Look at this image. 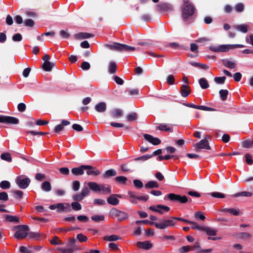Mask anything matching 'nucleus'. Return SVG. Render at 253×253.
Returning <instances> with one entry per match:
<instances>
[{"instance_id": "obj_1", "label": "nucleus", "mask_w": 253, "mask_h": 253, "mask_svg": "<svg viewBox=\"0 0 253 253\" xmlns=\"http://www.w3.org/2000/svg\"><path fill=\"white\" fill-rule=\"evenodd\" d=\"M181 16L183 21L187 24L193 22L196 16V8L189 0H183L180 6Z\"/></svg>"}, {"instance_id": "obj_2", "label": "nucleus", "mask_w": 253, "mask_h": 253, "mask_svg": "<svg viewBox=\"0 0 253 253\" xmlns=\"http://www.w3.org/2000/svg\"><path fill=\"white\" fill-rule=\"evenodd\" d=\"M105 47L112 50L118 51L119 52L126 51L130 52L135 50H139V47L135 48L126 44L118 42H114L113 44H106Z\"/></svg>"}, {"instance_id": "obj_3", "label": "nucleus", "mask_w": 253, "mask_h": 253, "mask_svg": "<svg viewBox=\"0 0 253 253\" xmlns=\"http://www.w3.org/2000/svg\"><path fill=\"white\" fill-rule=\"evenodd\" d=\"M244 45L243 44H222L219 46L211 45L210 49L213 52H227L230 49H234L236 48H243Z\"/></svg>"}, {"instance_id": "obj_4", "label": "nucleus", "mask_w": 253, "mask_h": 253, "mask_svg": "<svg viewBox=\"0 0 253 253\" xmlns=\"http://www.w3.org/2000/svg\"><path fill=\"white\" fill-rule=\"evenodd\" d=\"M18 230L14 234V238L17 239H25L28 235V231L29 230V227L27 225H21L16 226Z\"/></svg>"}, {"instance_id": "obj_5", "label": "nucleus", "mask_w": 253, "mask_h": 253, "mask_svg": "<svg viewBox=\"0 0 253 253\" xmlns=\"http://www.w3.org/2000/svg\"><path fill=\"white\" fill-rule=\"evenodd\" d=\"M168 199L173 202H177L181 204H185L188 202H191L192 200L188 198L186 196H181L174 193H170L167 196Z\"/></svg>"}, {"instance_id": "obj_6", "label": "nucleus", "mask_w": 253, "mask_h": 253, "mask_svg": "<svg viewBox=\"0 0 253 253\" xmlns=\"http://www.w3.org/2000/svg\"><path fill=\"white\" fill-rule=\"evenodd\" d=\"M175 225V221L171 218L169 219H162L159 222H155V227L160 229H165L170 226Z\"/></svg>"}, {"instance_id": "obj_7", "label": "nucleus", "mask_w": 253, "mask_h": 253, "mask_svg": "<svg viewBox=\"0 0 253 253\" xmlns=\"http://www.w3.org/2000/svg\"><path fill=\"white\" fill-rule=\"evenodd\" d=\"M110 213L111 216L117 217L119 221H122L128 218V215L126 213L119 211L115 208L112 209L110 211Z\"/></svg>"}, {"instance_id": "obj_8", "label": "nucleus", "mask_w": 253, "mask_h": 253, "mask_svg": "<svg viewBox=\"0 0 253 253\" xmlns=\"http://www.w3.org/2000/svg\"><path fill=\"white\" fill-rule=\"evenodd\" d=\"M19 122V120L15 117L4 115H0V123L15 125L18 124Z\"/></svg>"}, {"instance_id": "obj_9", "label": "nucleus", "mask_w": 253, "mask_h": 253, "mask_svg": "<svg viewBox=\"0 0 253 253\" xmlns=\"http://www.w3.org/2000/svg\"><path fill=\"white\" fill-rule=\"evenodd\" d=\"M149 209L161 214H163V211L168 212L170 210V208L169 207L162 205H158L156 207L153 206H150Z\"/></svg>"}, {"instance_id": "obj_10", "label": "nucleus", "mask_w": 253, "mask_h": 253, "mask_svg": "<svg viewBox=\"0 0 253 253\" xmlns=\"http://www.w3.org/2000/svg\"><path fill=\"white\" fill-rule=\"evenodd\" d=\"M183 105L186 107L194 109H199L207 111H215L216 110L214 108L207 107L203 105H197L192 103H183Z\"/></svg>"}, {"instance_id": "obj_11", "label": "nucleus", "mask_w": 253, "mask_h": 253, "mask_svg": "<svg viewBox=\"0 0 253 253\" xmlns=\"http://www.w3.org/2000/svg\"><path fill=\"white\" fill-rule=\"evenodd\" d=\"M16 184L22 189H25L30 183V179L29 178L21 179L20 176H18L16 179Z\"/></svg>"}, {"instance_id": "obj_12", "label": "nucleus", "mask_w": 253, "mask_h": 253, "mask_svg": "<svg viewBox=\"0 0 253 253\" xmlns=\"http://www.w3.org/2000/svg\"><path fill=\"white\" fill-rule=\"evenodd\" d=\"M90 165H81L80 167L74 168L72 169V173L75 175H83L84 173V169H90Z\"/></svg>"}, {"instance_id": "obj_13", "label": "nucleus", "mask_w": 253, "mask_h": 253, "mask_svg": "<svg viewBox=\"0 0 253 253\" xmlns=\"http://www.w3.org/2000/svg\"><path fill=\"white\" fill-rule=\"evenodd\" d=\"M143 137L146 140L154 145H159L161 143V140L159 138L155 137L150 134H144Z\"/></svg>"}, {"instance_id": "obj_14", "label": "nucleus", "mask_w": 253, "mask_h": 253, "mask_svg": "<svg viewBox=\"0 0 253 253\" xmlns=\"http://www.w3.org/2000/svg\"><path fill=\"white\" fill-rule=\"evenodd\" d=\"M196 151L199 152L201 149H210V146L207 139H204L196 144Z\"/></svg>"}, {"instance_id": "obj_15", "label": "nucleus", "mask_w": 253, "mask_h": 253, "mask_svg": "<svg viewBox=\"0 0 253 253\" xmlns=\"http://www.w3.org/2000/svg\"><path fill=\"white\" fill-rule=\"evenodd\" d=\"M136 246L143 250H149L152 247V244L149 241L138 242Z\"/></svg>"}, {"instance_id": "obj_16", "label": "nucleus", "mask_w": 253, "mask_h": 253, "mask_svg": "<svg viewBox=\"0 0 253 253\" xmlns=\"http://www.w3.org/2000/svg\"><path fill=\"white\" fill-rule=\"evenodd\" d=\"M157 7L158 10L162 12H167L172 9L171 5L167 3H160L157 5Z\"/></svg>"}, {"instance_id": "obj_17", "label": "nucleus", "mask_w": 253, "mask_h": 253, "mask_svg": "<svg viewBox=\"0 0 253 253\" xmlns=\"http://www.w3.org/2000/svg\"><path fill=\"white\" fill-rule=\"evenodd\" d=\"M221 61L223 65L230 69H232L236 67V64L234 61H230L227 58L222 59Z\"/></svg>"}, {"instance_id": "obj_18", "label": "nucleus", "mask_w": 253, "mask_h": 253, "mask_svg": "<svg viewBox=\"0 0 253 253\" xmlns=\"http://www.w3.org/2000/svg\"><path fill=\"white\" fill-rule=\"evenodd\" d=\"M180 91L182 96L183 97H186L190 93V87L188 85L183 84L180 87Z\"/></svg>"}, {"instance_id": "obj_19", "label": "nucleus", "mask_w": 253, "mask_h": 253, "mask_svg": "<svg viewBox=\"0 0 253 253\" xmlns=\"http://www.w3.org/2000/svg\"><path fill=\"white\" fill-rule=\"evenodd\" d=\"M94 37V35L88 33L80 32L75 35L76 39H84L92 38Z\"/></svg>"}, {"instance_id": "obj_20", "label": "nucleus", "mask_w": 253, "mask_h": 253, "mask_svg": "<svg viewBox=\"0 0 253 253\" xmlns=\"http://www.w3.org/2000/svg\"><path fill=\"white\" fill-rule=\"evenodd\" d=\"M107 108L106 104L104 102H101L97 104L95 106V110L99 113L104 112Z\"/></svg>"}, {"instance_id": "obj_21", "label": "nucleus", "mask_w": 253, "mask_h": 253, "mask_svg": "<svg viewBox=\"0 0 253 253\" xmlns=\"http://www.w3.org/2000/svg\"><path fill=\"white\" fill-rule=\"evenodd\" d=\"M91 168L90 169H86V174L88 175H94L96 176L100 174V171L96 169V168L93 167L91 166H90Z\"/></svg>"}, {"instance_id": "obj_22", "label": "nucleus", "mask_w": 253, "mask_h": 253, "mask_svg": "<svg viewBox=\"0 0 253 253\" xmlns=\"http://www.w3.org/2000/svg\"><path fill=\"white\" fill-rule=\"evenodd\" d=\"M202 231L206 232L209 236H215L216 235L217 230L208 226H203Z\"/></svg>"}, {"instance_id": "obj_23", "label": "nucleus", "mask_w": 253, "mask_h": 253, "mask_svg": "<svg viewBox=\"0 0 253 253\" xmlns=\"http://www.w3.org/2000/svg\"><path fill=\"white\" fill-rule=\"evenodd\" d=\"M220 211L222 212H227L230 213L231 214L234 215H238L240 214V210L239 209H236L234 208H231V209H227L225 208L223 209H221L220 210Z\"/></svg>"}, {"instance_id": "obj_24", "label": "nucleus", "mask_w": 253, "mask_h": 253, "mask_svg": "<svg viewBox=\"0 0 253 253\" xmlns=\"http://www.w3.org/2000/svg\"><path fill=\"white\" fill-rule=\"evenodd\" d=\"M111 115L113 118H119L123 116V111L120 109L116 108L112 111Z\"/></svg>"}, {"instance_id": "obj_25", "label": "nucleus", "mask_w": 253, "mask_h": 253, "mask_svg": "<svg viewBox=\"0 0 253 253\" xmlns=\"http://www.w3.org/2000/svg\"><path fill=\"white\" fill-rule=\"evenodd\" d=\"M54 64L49 61L44 62L42 65V68L43 70L46 72H50L52 70Z\"/></svg>"}, {"instance_id": "obj_26", "label": "nucleus", "mask_w": 253, "mask_h": 253, "mask_svg": "<svg viewBox=\"0 0 253 253\" xmlns=\"http://www.w3.org/2000/svg\"><path fill=\"white\" fill-rule=\"evenodd\" d=\"M107 202L110 205L115 206L119 203V200L116 197L115 194H113L107 198Z\"/></svg>"}, {"instance_id": "obj_27", "label": "nucleus", "mask_w": 253, "mask_h": 253, "mask_svg": "<svg viewBox=\"0 0 253 253\" xmlns=\"http://www.w3.org/2000/svg\"><path fill=\"white\" fill-rule=\"evenodd\" d=\"M128 194L129 195L130 198L132 199H136L138 200H142L144 201H146L148 199V196H136L134 193L132 191H129L128 192Z\"/></svg>"}, {"instance_id": "obj_28", "label": "nucleus", "mask_w": 253, "mask_h": 253, "mask_svg": "<svg viewBox=\"0 0 253 253\" xmlns=\"http://www.w3.org/2000/svg\"><path fill=\"white\" fill-rule=\"evenodd\" d=\"M117 65L115 62H114V61L110 62L109 63L108 68L109 73L111 74H115L117 71Z\"/></svg>"}, {"instance_id": "obj_29", "label": "nucleus", "mask_w": 253, "mask_h": 253, "mask_svg": "<svg viewBox=\"0 0 253 253\" xmlns=\"http://www.w3.org/2000/svg\"><path fill=\"white\" fill-rule=\"evenodd\" d=\"M5 220L8 222L19 223L20 220L18 217L11 215H6L5 216Z\"/></svg>"}, {"instance_id": "obj_30", "label": "nucleus", "mask_w": 253, "mask_h": 253, "mask_svg": "<svg viewBox=\"0 0 253 253\" xmlns=\"http://www.w3.org/2000/svg\"><path fill=\"white\" fill-rule=\"evenodd\" d=\"M189 63L190 65H191L192 66H193L194 67H199V68H200L205 70H208L209 68V66L207 64H202V63H200L199 62H195L191 61V62H190Z\"/></svg>"}, {"instance_id": "obj_31", "label": "nucleus", "mask_w": 253, "mask_h": 253, "mask_svg": "<svg viewBox=\"0 0 253 253\" xmlns=\"http://www.w3.org/2000/svg\"><path fill=\"white\" fill-rule=\"evenodd\" d=\"M117 175L116 171L114 169H110L106 170L103 174L104 178H108L112 176H115Z\"/></svg>"}, {"instance_id": "obj_32", "label": "nucleus", "mask_w": 253, "mask_h": 253, "mask_svg": "<svg viewBox=\"0 0 253 253\" xmlns=\"http://www.w3.org/2000/svg\"><path fill=\"white\" fill-rule=\"evenodd\" d=\"M158 129L162 131L172 132L173 128L170 127L169 126L165 124H161L157 126Z\"/></svg>"}, {"instance_id": "obj_33", "label": "nucleus", "mask_w": 253, "mask_h": 253, "mask_svg": "<svg viewBox=\"0 0 253 253\" xmlns=\"http://www.w3.org/2000/svg\"><path fill=\"white\" fill-rule=\"evenodd\" d=\"M88 186L91 190L95 192L100 191V185L98 184L96 182H89L88 183Z\"/></svg>"}, {"instance_id": "obj_34", "label": "nucleus", "mask_w": 253, "mask_h": 253, "mask_svg": "<svg viewBox=\"0 0 253 253\" xmlns=\"http://www.w3.org/2000/svg\"><path fill=\"white\" fill-rule=\"evenodd\" d=\"M41 188L45 192H49L51 190L50 183L48 181H45L42 184Z\"/></svg>"}, {"instance_id": "obj_35", "label": "nucleus", "mask_w": 253, "mask_h": 253, "mask_svg": "<svg viewBox=\"0 0 253 253\" xmlns=\"http://www.w3.org/2000/svg\"><path fill=\"white\" fill-rule=\"evenodd\" d=\"M234 28L236 30H237L243 33H246L248 31L249 27L247 25L241 24V25H236L234 26Z\"/></svg>"}, {"instance_id": "obj_36", "label": "nucleus", "mask_w": 253, "mask_h": 253, "mask_svg": "<svg viewBox=\"0 0 253 253\" xmlns=\"http://www.w3.org/2000/svg\"><path fill=\"white\" fill-rule=\"evenodd\" d=\"M103 239L107 241H115L121 239V238L116 235H112L110 236H105L103 237Z\"/></svg>"}, {"instance_id": "obj_37", "label": "nucleus", "mask_w": 253, "mask_h": 253, "mask_svg": "<svg viewBox=\"0 0 253 253\" xmlns=\"http://www.w3.org/2000/svg\"><path fill=\"white\" fill-rule=\"evenodd\" d=\"M229 92L227 89H221L219 91L220 97L222 101H225L227 99Z\"/></svg>"}, {"instance_id": "obj_38", "label": "nucleus", "mask_w": 253, "mask_h": 253, "mask_svg": "<svg viewBox=\"0 0 253 253\" xmlns=\"http://www.w3.org/2000/svg\"><path fill=\"white\" fill-rule=\"evenodd\" d=\"M159 186L158 183L155 181H149L145 185V187L148 189H152L154 188H158Z\"/></svg>"}, {"instance_id": "obj_39", "label": "nucleus", "mask_w": 253, "mask_h": 253, "mask_svg": "<svg viewBox=\"0 0 253 253\" xmlns=\"http://www.w3.org/2000/svg\"><path fill=\"white\" fill-rule=\"evenodd\" d=\"M242 146L245 148H250L253 147V141L251 139L245 140L242 142Z\"/></svg>"}, {"instance_id": "obj_40", "label": "nucleus", "mask_w": 253, "mask_h": 253, "mask_svg": "<svg viewBox=\"0 0 253 253\" xmlns=\"http://www.w3.org/2000/svg\"><path fill=\"white\" fill-rule=\"evenodd\" d=\"M199 83L202 89H207L209 87V84L205 78H201L199 81Z\"/></svg>"}, {"instance_id": "obj_41", "label": "nucleus", "mask_w": 253, "mask_h": 253, "mask_svg": "<svg viewBox=\"0 0 253 253\" xmlns=\"http://www.w3.org/2000/svg\"><path fill=\"white\" fill-rule=\"evenodd\" d=\"M137 118V114L135 112L128 114L126 116V120L128 122H132L135 121Z\"/></svg>"}, {"instance_id": "obj_42", "label": "nucleus", "mask_w": 253, "mask_h": 253, "mask_svg": "<svg viewBox=\"0 0 253 253\" xmlns=\"http://www.w3.org/2000/svg\"><path fill=\"white\" fill-rule=\"evenodd\" d=\"M115 180L118 183L125 184L127 180V178L124 176H119L116 177L115 178Z\"/></svg>"}, {"instance_id": "obj_43", "label": "nucleus", "mask_w": 253, "mask_h": 253, "mask_svg": "<svg viewBox=\"0 0 253 253\" xmlns=\"http://www.w3.org/2000/svg\"><path fill=\"white\" fill-rule=\"evenodd\" d=\"M0 187L2 189H7L10 187V183L8 181L3 180L0 183Z\"/></svg>"}, {"instance_id": "obj_44", "label": "nucleus", "mask_w": 253, "mask_h": 253, "mask_svg": "<svg viewBox=\"0 0 253 253\" xmlns=\"http://www.w3.org/2000/svg\"><path fill=\"white\" fill-rule=\"evenodd\" d=\"M238 238H239L240 239L247 240V239H249L251 238L252 237V235L250 233H248L242 232V233H240L238 234Z\"/></svg>"}, {"instance_id": "obj_45", "label": "nucleus", "mask_w": 253, "mask_h": 253, "mask_svg": "<svg viewBox=\"0 0 253 253\" xmlns=\"http://www.w3.org/2000/svg\"><path fill=\"white\" fill-rule=\"evenodd\" d=\"M253 194L251 192H247V191H243L241 192L237 193L234 195V197H240V196H244V197H251L252 196Z\"/></svg>"}, {"instance_id": "obj_46", "label": "nucleus", "mask_w": 253, "mask_h": 253, "mask_svg": "<svg viewBox=\"0 0 253 253\" xmlns=\"http://www.w3.org/2000/svg\"><path fill=\"white\" fill-rule=\"evenodd\" d=\"M239 152H233V153H221L217 154L215 157H230L232 156H235L239 155Z\"/></svg>"}, {"instance_id": "obj_47", "label": "nucleus", "mask_w": 253, "mask_h": 253, "mask_svg": "<svg viewBox=\"0 0 253 253\" xmlns=\"http://www.w3.org/2000/svg\"><path fill=\"white\" fill-rule=\"evenodd\" d=\"M91 219L95 222H99L101 221H103L104 219V216L103 215H93L91 216Z\"/></svg>"}, {"instance_id": "obj_48", "label": "nucleus", "mask_w": 253, "mask_h": 253, "mask_svg": "<svg viewBox=\"0 0 253 253\" xmlns=\"http://www.w3.org/2000/svg\"><path fill=\"white\" fill-rule=\"evenodd\" d=\"M226 78L225 76L215 77L214 81L218 84H223L225 83Z\"/></svg>"}, {"instance_id": "obj_49", "label": "nucleus", "mask_w": 253, "mask_h": 253, "mask_svg": "<svg viewBox=\"0 0 253 253\" xmlns=\"http://www.w3.org/2000/svg\"><path fill=\"white\" fill-rule=\"evenodd\" d=\"M100 191H103L107 194H110L111 192V190L110 186L106 187L104 184L100 185Z\"/></svg>"}, {"instance_id": "obj_50", "label": "nucleus", "mask_w": 253, "mask_h": 253, "mask_svg": "<svg viewBox=\"0 0 253 253\" xmlns=\"http://www.w3.org/2000/svg\"><path fill=\"white\" fill-rule=\"evenodd\" d=\"M29 237L31 239H38L41 234L37 232H30L28 233Z\"/></svg>"}, {"instance_id": "obj_51", "label": "nucleus", "mask_w": 253, "mask_h": 253, "mask_svg": "<svg viewBox=\"0 0 253 253\" xmlns=\"http://www.w3.org/2000/svg\"><path fill=\"white\" fill-rule=\"evenodd\" d=\"M71 206L72 209L75 211H79L82 209L81 205L78 202H73L71 204Z\"/></svg>"}, {"instance_id": "obj_52", "label": "nucleus", "mask_w": 253, "mask_h": 253, "mask_svg": "<svg viewBox=\"0 0 253 253\" xmlns=\"http://www.w3.org/2000/svg\"><path fill=\"white\" fill-rule=\"evenodd\" d=\"M8 200V196L6 192L3 191L0 192V201H7Z\"/></svg>"}, {"instance_id": "obj_53", "label": "nucleus", "mask_w": 253, "mask_h": 253, "mask_svg": "<svg viewBox=\"0 0 253 253\" xmlns=\"http://www.w3.org/2000/svg\"><path fill=\"white\" fill-rule=\"evenodd\" d=\"M133 184L137 188H141L143 186L142 181L138 179H134L133 181Z\"/></svg>"}, {"instance_id": "obj_54", "label": "nucleus", "mask_w": 253, "mask_h": 253, "mask_svg": "<svg viewBox=\"0 0 253 253\" xmlns=\"http://www.w3.org/2000/svg\"><path fill=\"white\" fill-rule=\"evenodd\" d=\"M167 46L170 47L173 49H177L178 48H181L182 46L179 45V44H178L177 43H176V42H170V43H168L167 45Z\"/></svg>"}, {"instance_id": "obj_55", "label": "nucleus", "mask_w": 253, "mask_h": 253, "mask_svg": "<svg viewBox=\"0 0 253 253\" xmlns=\"http://www.w3.org/2000/svg\"><path fill=\"white\" fill-rule=\"evenodd\" d=\"M81 68L84 70H88L90 68V65L88 62L84 61L81 65Z\"/></svg>"}, {"instance_id": "obj_56", "label": "nucleus", "mask_w": 253, "mask_h": 253, "mask_svg": "<svg viewBox=\"0 0 253 253\" xmlns=\"http://www.w3.org/2000/svg\"><path fill=\"white\" fill-rule=\"evenodd\" d=\"M210 195L213 197L217 198H224L225 197L224 194L219 192H212Z\"/></svg>"}, {"instance_id": "obj_57", "label": "nucleus", "mask_w": 253, "mask_h": 253, "mask_svg": "<svg viewBox=\"0 0 253 253\" xmlns=\"http://www.w3.org/2000/svg\"><path fill=\"white\" fill-rule=\"evenodd\" d=\"M12 40L14 42H20L22 40L21 34L17 33L12 36Z\"/></svg>"}, {"instance_id": "obj_58", "label": "nucleus", "mask_w": 253, "mask_h": 253, "mask_svg": "<svg viewBox=\"0 0 253 253\" xmlns=\"http://www.w3.org/2000/svg\"><path fill=\"white\" fill-rule=\"evenodd\" d=\"M15 196V198L17 199H21L23 197V193L22 191L20 190H14L12 192Z\"/></svg>"}, {"instance_id": "obj_59", "label": "nucleus", "mask_w": 253, "mask_h": 253, "mask_svg": "<svg viewBox=\"0 0 253 253\" xmlns=\"http://www.w3.org/2000/svg\"><path fill=\"white\" fill-rule=\"evenodd\" d=\"M244 5L242 3H238L235 6V10L238 12H241L244 10Z\"/></svg>"}, {"instance_id": "obj_60", "label": "nucleus", "mask_w": 253, "mask_h": 253, "mask_svg": "<svg viewBox=\"0 0 253 253\" xmlns=\"http://www.w3.org/2000/svg\"><path fill=\"white\" fill-rule=\"evenodd\" d=\"M77 238L81 242H86L87 240V238L82 233L79 234Z\"/></svg>"}, {"instance_id": "obj_61", "label": "nucleus", "mask_w": 253, "mask_h": 253, "mask_svg": "<svg viewBox=\"0 0 253 253\" xmlns=\"http://www.w3.org/2000/svg\"><path fill=\"white\" fill-rule=\"evenodd\" d=\"M35 25L34 20L31 19H27L25 22V26L28 27H32Z\"/></svg>"}, {"instance_id": "obj_62", "label": "nucleus", "mask_w": 253, "mask_h": 253, "mask_svg": "<svg viewBox=\"0 0 253 253\" xmlns=\"http://www.w3.org/2000/svg\"><path fill=\"white\" fill-rule=\"evenodd\" d=\"M77 219L80 221L86 222L88 221V218L86 215H80L77 216Z\"/></svg>"}, {"instance_id": "obj_63", "label": "nucleus", "mask_w": 253, "mask_h": 253, "mask_svg": "<svg viewBox=\"0 0 253 253\" xmlns=\"http://www.w3.org/2000/svg\"><path fill=\"white\" fill-rule=\"evenodd\" d=\"M64 129V126L61 124H59L56 126L54 128L53 131L55 133H58L60 131Z\"/></svg>"}, {"instance_id": "obj_64", "label": "nucleus", "mask_w": 253, "mask_h": 253, "mask_svg": "<svg viewBox=\"0 0 253 253\" xmlns=\"http://www.w3.org/2000/svg\"><path fill=\"white\" fill-rule=\"evenodd\" d=\"M20 251L22 253H34L32 250L28 249L24 246L20 247Z\"/></svg>"}]
</instances>
